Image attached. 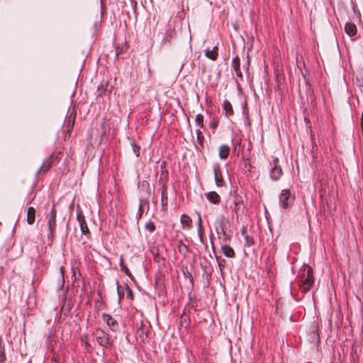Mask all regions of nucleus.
I'll list each match as a JSON object with an SVG mask.
<instances>
[{
    "instance_id": "423d86ee",
    "label": "nucleus",
    "mask_w": 363,
    "mask_h": 363,
    "mask_svg": "<svg viewBox=\"0 0 363 363\" xmlns=\"http://www.w3.org/2000/svg\"><path fill=\"white\" fill-rule=\"evenodd\" d=\"M233 203L235 205L234 211L237 216L244 213L245 205L240 196L237 194L234 196Z\"/></svg>"
},
{
    "instance_id": "f3484780",
    "label": "nucleus",
    "mask_w": 363,
    "mask_h": 363,
    "mask_svg": "<svg viewBox=\"0 0 363 363\" xmlns=\"http://www.w3.org/2000/svg\"><path fill=\"white\" fill-rule=\"evenodd\" d=\"M233 67L236 73V75L238 77H242V74L240 69V58L238 57H235L233 60Z\"/></svg>"
},
{
    "instance_id": "c85d7f7f",
    "label": "nucleus",
    "mask_w": 363,
    "mask_h": 363,
    "mask_svg": "<svg viewBox=\"0 0 363 363\" xmlns=\"http://www.w3.org/2000/svg\"><path fill=\"white\" fill-rule=\"evenodd\" d=\"M217 125H218V122H217V121H216V122H212V123H211V127L212 128H216L217 127Z\"/></svg>"
},
{
    "instance_id": "b1692460",
    "label": "nucleus",
    "mask_w": 363,
    "mask_h": 363,
    "mask_svg": "<svg viewBox=\"0 0 363 363\" xmlns=\"http://www.w3.org/2000/svg\"><path fill=\"white\" fill-rule=\"evenodd\" d=\"M195 121H196V124L200 128H203L204 127L203 116L202 114H201V113L197 114L196 116Z\"/></svg>"
},
{
    "instance_id": "39448f33",
    "label": "nucleus",
    "mask_w": 363,
    "mask_h": 363,
    "mask_svg": "<svg viewBox=\"0 0 363 363\" xmlns=\"http://www.w3.org/2000/svg\"><path fill=\"white\" fill-rule=\"evenodd\" d=\"M219 240L221 242H226L230 240L232 236V232L230 228H216Z\"/></svg>"
},
{
    "instance_id": "f03ea898",
    "label": "nucleus",
    "mask_w": 363,
    "mask_h": 363,
    "mask_svg": "<svg viewBox=\"0 0 363 363\" xmlns=\"http://www.w3.org/2000/svg\"><path fill=\"white\" fill-rule=\"evenodd\" d=\"M294 201V196L291 195L288 189L282 190L279 196V204L284 209L289 208L292 206Z\"/></svg>"
},
{
    "instance_id": "1a4fd4ad",
    "label": "nucleus",
    "mask_w": 363,
    "mask_h": 363,
    "mask_svg": "<svg viewBox=\"0 0 363 363\" xmlns=\"http://www.w3.org/2000/svg\"><path fill=\"white\" fill-rule=\"evenodd\" d=\"M54 157L53 155H50L48 159H46L41 167L39 169V172L40 171H44V172H48L52 166V164L54 162Z\"/></svg>"
},
{
    "instance_id": "4be33fe9",
    "label": "nucleus",
    "mask_w": 363,
    "mask_h": 363,
    "mask_svg": "<svg viewBox=\"0 0 363 363\" xmlns=\"http://www.w3.org/2000/svg\"><path fill=\"white\" fill-rule=\"evenodd\" d=\"M242 235L245 237L246 243L250 246L254 244V239L253 238L250 237L247 234V231L245 228L242 229Z\"/></svg>"
},
{
    "instance_id": "412c9836",
    "label": "nucleus",
    "mask_w": 363,
    "mask_h": 363,
    "mask_svg": "<svg viewBox=\"0 0 363 363\" xmlns=\"http://www.w3.org/2000/svg\"><path fill=\"white\" fill-rule=\"evenodd\" d=\"M180 222L184 227H189L191 224V219L189 216L183 214L181 216Z\"/></svg>"
},
{
    "instance_id": "7c9ffc66",
    "label": "nucleus",
    "mask_w": 363,
    "mask_h": 363,
    "mask_svg": "<svg viewBox=\"0 0 363 363\" xmlns=\"http://www.w3.org/2000/svg\"><path fill=\"white\" fill-rule=\"evenodd\" d=\"M127 290H128V294L129 296H130L131 298L133 297V294H132V291L130 289L129 287L127 288Z\"/></svg>"
},
{
    "instance_id": "9d476101",
    "label": "nucleus",
    "mask_w": 363,
    "mask_h": 363,
    "mask_svg": "<svg viewBox=\"0 0 363 363\" xmlns=\"http://www.w3.org/2000/svg\"><path fill=\"white\" fill-rule=\"evenodd\" d=\"M345 30L349 36H354L357 33V26L354 23L348 22L345 24Z\"/></svg>"
},
{
    "instance_id": "473e14b6",
    "label": "nucleus",
    "mask_w": 363,
    "mask_h": 363,
    "mask_svg": "<svg viewBox=\"0 0 363 363\" xmlns=\"http://www.w3.org/2000/svg\"><path fill=\"white\" fill-rule=\"evenodd\" d=\"M60 272H61L62 277H63V275H64V267H60Z\"/></svg>"
},
{
    "instance_id": "a878e982",
    "label": "nucleus",
    "mask_w": 363,
    "mask_h": 363,
    "mask_svg": "<svg viewBox=\"0 0 363 363\" xmlns=\"http://www.w3.org/2000/svg\"><path fill=\"white\" fill-rule=\"evenodd\" d=\"M137 333L142 340H144L147 337L146 332L143 330L142 327L138 330Z\"/></svg>"
},
{
    "instance_id": "393cba45",
    "label": "nucleus",
    "mask_w": 363,
    "mask_h": 363,
    "mask_svg": "<svg viewBox=\"0 0 363 363\" xmlns=\"http://www.w3.org/2000/svg\"><path fill=\"white\" fill-rule=\"evenodd\" d=\"M196 140H197L198 143L202 147L204 137L200 130H196Z\"/></svg>"
},
{
    "instance_id": "5701e85b",
    "label": "nucleus",
    "mask_w": 363,
    "mask_h": 363,
    "mask_svg": "<svg viewBox=\"0 0 363 363\" xmlns=\"http://www.w3.org/2000/svg\"><path fill=\"white\" fill-rule=\"evenodd\" d=\"M120 267H121V270L123 272H124L126 275L130 277V275H131L130 272L128 268L125 265L124 260H123V258L122 256L120 258Z\"/></svg>"
},
{
    "instance_id": "f704fd0d",
    "label": "nucleus",
    "mask_w": 363,
    "mask_h": 363,
    "mask_svg": "<svg viewBox=\"0 0 363 363\" xmlns=\"http://www.w3.org/2000/svg\"><path fill=\"white\" fill-rule=\"evenodd\" d=\"M198 233L201 236L202 233H203L202 228H199V232Z\"/></svg>"
},
{
    "instance_id": "6ab92c4d",
    "label": "nucleus",
    "mask_w": 363,
    "mask_h": 363,
    "mask_svg": "<svg viewBox=\"0 0 363 363\" xmlns=\"http://www.w3.org/2000/svg\"><path fill=\"white\" fill-rule=\"evenodd\" d=\"M103 319L108 326L115 328L117 325V322L110 315L104 314ZM113 330H115V328H113Z\"/></svg>"
},
{
    "instance_id": "aec40b11",
    "label": "nucleus",
    "mask_w": 363,
    "mask_h": 363,
    "mask_svg": "<svg viewBox=\"0 0 363 363\" xmlns=\"http://www.w3.org/2000/svg\"><path fill=\"white\" fill-rule=\"evenodd\" d=\"M74 121H75V116H74V117H72V115H70L67 121V124H66V128H67V133H70L72 130V128H73L74 124Z\"/></svg>"
},
{
    "instance_id": "20e7f679",
    "label": "nucleus",
    "mask_w": 363,
    "mask_h": 363,
    "mask_svg": "<svg viewBox=\"0 0 363 363\" xmlns=\"http://www.w3.org/2000/svg\"><path fill=\"white\" fill-rule=\"evenodd\" d=\"M274 167L271 170V178L274 180H279L283 174V171L281 166L279 164V159L277 157L274 158L272 161Z\"/></svg>"
},
{
    "instance_id": "0eeeda50",
    "label": "nucleus",
    "mask_w": 363,
    "mask_h": 363,
    "mask_svg": "<svg viewBox=\"0 0 363 363\" xmlns=\"http://www.w3.org/2000/svg\"><path fill=\"white\" fill-rule=\"evenodd\" d=\"M214 180L218 186H223L225 182L223 179L221 171L218 164L213 166Z\"/></svg>"
},
{
    "instance_id": "dca6fc26",
    "label": "nucleus",
    "mask_w": 363,
    "mask_h": 363,
    "mask_svg": "<svg viewBox=\"0 0 363 363\" xmlns=\"http://www.w3.org/2000/svg\"><path fill=\"white\" fill-rule=\"evenodd\" d=\"M218 47L215 46L213 50H206L205 56L211 60H216L218 57Z\"/></svg>"
},
{
    "instance_id": "2f4dec72",
    "label": "nucleus",
    "mask_w": 363,
    "mask_h": 363,
    "mask_svg": "<svg viewBox=\"0 0 363 363\" xmlns=\"http://www.w3.org/2000/svg\"><path fill=\"white\" fill-rule=\"evenodd\" d=\"M145 227L149 228V227H155V226H154L153 223H147Z\"/></svg>"
},
{
    "instance_id": "f257e3e1",
    "label": "nucleus",
    "mask_w": 363,
    "mask_h": 363,
    "mask_svg": "<svg viewBox=\"0 0 363 363\" xmlns=\"http://www.w3.org/2000/svg\"><path fill=\"white\" fill-rule=\"evenodd\" d=\"M306 277H304V274L303 275L302 284L301 285V289L303 293L308 291L314 284L313 269L309 266L306 267Z\"/></svg>"
},
{
    "instance_id": "a211bd4d",
    "label": "nucleus",
    "mask_w": 363,
    "mask_h": 363,
    "mask_svg": "<svg viewBox=\"0 0 363 363\" xmlns=\"http://www.w3.org/2000/svg\"><path fill=\"white\" fill-rule=\"evenodd\" d=\"M161 200H162V208L165 209L167 206V201H168V194L167 187L163 186L162 194H161Z\"/></svg>"
},
{
    "instance_id": "7ed1b4c3",
    "label": "nucleus",
    "mask_w": 363,
    "mask_h": 363,
    "mask_svg": "<svg viewBox=\"0 0 363 363\" xmlns=\"http://www.w3.org/2000/svg\"><path fill=\"white\" fill-rule=\"evenodd\" d=\"M97 342L102 347H107L110 345L109 336L104 330L97 329L95 332Z\"/></svg>"
},
{
    "instance_id": "cd10ccee",
    "label": "nucleus",
    "mask_w": 363,
    "mask_h": 363,
    "mask_svg": "<svg viewBox=\"0 0 363 363\" xmlns=\"http://www.w3.org/2000/svg\"><path fill=\"white\" fill-rule=\"evenodd\" d=\"M81 232L82 234H86L89 233V228H81Z\"/></svg>"
},
{
    "instance_id": "f8f14e48",
    "label": "nucleus",
    "mask_w": 363,
    "mask_h": 363,
    "mask_svg": "<svg viewBox=\"0 0 363 363\" xmlns=\"http://www.w3.org/2000/svg\"><path fill=\"white\" fill-rule=\"evenodd\" d=\"M230 147L227 145H222L219 147L218 152H219V157L222 160L226 159L230 153Z\"/></svg>"
},
{
    "instance_id": "9b49d317",
    "label": "nucleus",
    "mask_w": 363,
    "mask_h": 363,
    "mask_svg": "<svg viewBox=\"0 0 363 363\" xmlns=\"http://www.w3.org/2000/svg\"><path fill=\"white\" fill-rule=\"evenodd\" d=\"M206 196V199L213 204H218L220 201V197L216 191H210Z\"/></svg>"
},
{
    "instance_id": "e433bc0d",
    "label": "nucleus",
    "mask_w": 363,
    "mask_h": 363,
    "mask_svg": "<svg viewBox=\"0 0 363 363\" xmlns=\"http://www.w3.org/2000/svg\"><path fill=\"white\" fill-rule=\"evenodd\" d=\"M110 363H113V362H110Z\"/></svg>"
},
{
    "instance_id": "2eb2a0df",
    "label": "nucleus",
    "mask_w": 363,
    "mask_h": 363,
    "mask_svg": "<svg viewBox=\"0 0 363 363\" xmlns=\"http://www.w3.org/2000/svg\"><path fill=\"white\" fill-rule=\"evenodd\" d=\"M221 250H222V252L227 257L233 258L235 256L234 250L228 245L224 244L223 245H222Z\"/></svg>"
},
{
    "instance_id": "4468645a",
    "label": "nucleus",
    "mask_w": 363,
    "mask_h": 363,
    "mask_svg": "<svg viewBox=\"0 0 363 363\" xmlns=\"http://www.w3.org/2000/svg\"><path fill=\"white\" fill-rule=\"evenodd\" d=\"M35 210L33 207H29L27 210V223L28 225H32L35 222Z\"/></svg>"
},
{
    "instance_id": "c9c22d12",
    "label": "nucleus",
    "mask_w": 363,
    "mask_h": 363,
    "mask_svg": "<svg viewBox=\"0 0 363 363\" xmlns=\"http://www.w3.org/2000/svg\"><path fill=\"white\" fill-rule=\"evenodd\" d=\"M149 229H150V232H152L155 228H149Z\"/></svg>"
},
{
    "instance_id": "ddd939ff",
    "label": "nucleus",
    "mask_w": 363,
    "mask_h": 363,
    "mask_svg": "<svg viewBox=\"0 0 363 363\" xmlns=\"http://www.w3.org/2000/svg\"><path fill=\"white\" fill-rule=\"evenodd\" d=\"M223 108L225 111V115L227 117L233 116L234 112L231 103L228 100H225L223 104Z\"/></svg>"
},
{
    "instance_id": "72a5a7b5",
    "label": "nucleus",
    "mask_w": 363,
    "mask_h": 363,
    "mask_svg": "<svg viewBox=\"0 0 363 363\" xmlns=\"http://www.w3.org/2000/svg\"><path fill=\"white\" fill-rule=\"evenodd\" d=\"M199 225L200 227H201V217L199 216Z\"/></svg>"
},
{
    "instance_id": "c756f323",
    "label": "nucleus",
    "mask_w": 363,
    "mask_h": 363,
    "mask_svg": "<svg viewBox=\"0 0 363 363\" xmlns=\"http://www.w3.org/2000/svg\"><path fill=\"white\" fill-rule=\"evenodd\" d=\"M133 150H134L135 153H136V155L138 156L139 155V147L135 146Z\"/></svg>"
},
{
    "instance_id": "bb28decb",
    "label": "nucleus",
    "mask_w": 363,
    "mask_h": 363,
    "mask_svg": "<svg viewBox=\"0 0 363 363\" xmlns=\"http://www.w3.org/2000/svg\"><path fill=\"white\" fill-rule=\"evenodd\" d=\"M77 219L79 220V225H80L81 228L87 227L86 221H85L83 216L78 215Z\"/></svg>"
},
{
    "instance_id": "6e6552de",
    "label": "nucleus",
    "mask_w": 363,
    "mask_h": 363,
    "mask_svg": "<svg viewBox=\"0 0 363 363\" xmlns=\"http://www.w3.org/2000/svg\"><path fill=\"white\" fill-rule=\"evenodd\" d=\"M55 210L54 206L51 208L50 211L47 214V225L48 227H52L55 225Z\"/></svg>"
}]
</instances>
